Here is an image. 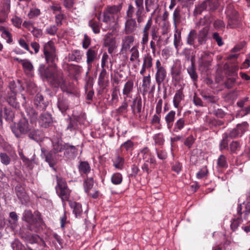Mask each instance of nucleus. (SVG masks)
I'll list each match as a JSON object with an SVG mask.
<instances>
[{
	"mask_svg": "<svg viewBox=\"0 0 250 250\" xmlns=\"http://www.w3.org/2000/svg\"><path fill=\"white\" fill-rule=\"evenodd\" d=\"M11 247L13 250H26L25 247L18 239L11 243Z\"/></svg>",
	"mask_w": 250,
	"mask_h": 250,
	"instance_id": "obj_62",
	"label": "nucleus"
},
{
	"mask_svg": "<svg viewBox=\"0 0 250 250\" xmlns=\"http://www.w3.org/2000/svg\"><path fill=\"white\" fill-rule=\"evenodd\" d=\"M188 125V121L184 117L178 119L172 125L169 130L172 135L179 134Z\"/></svg>",
	"mask_w": 250,
	"mask_h": 250,
	"instance_id": "obj_12",
	"label": "nucleus"
},
{
	"mask_svg": "<svg viewBox=\"0 0 250 250\" xmlns=\"http://www.w3.org/2000/svg\"><path fill=\"white\" fill-rule=\"evenodd\" d=\"M65 149H64V157L67 160H74L78 154V149L75 146L71 145L69 143L65 144Z\"/></svg>",
	"mask_w": 250,
	"mask_h": 250,
	"instance_id": "obj_18",
	"label": "nucleus"
},
{
	"mask_svg": "<svg viewBox=\"0 0 250 250\" xmlns=\"http://www.w3.org/2000/svg\"><path fill=\"white\" fill-rule=\"evenodd\" d=\"M113 165L116 169H123L125 164V159L123 157L118 155L114 160H112Z\"/></svg>",
	"mask_w": 250,
	"mask_h": 250,
	"instance_id": "obj_49",
	"label": "nucleus"
},
{
	"mask_svg": "<svg viewBox=\"0 0 250 250\" xmlns=\"http://www.w3.org/2000/svg\"><path fill=\"white\" fill-rule=\"evenodd\" d=\"M225 14L228 20L227 28H236L240 27L242 24L241 20L239 14L235 9L234 6L232 3L227 5Z\"/></svg>",
	"mask_w": 250,
	"mask_h": 250,
	"instance_id": "obj_5",
	"label": "nucleus"
},
{
	"mask_svg": "<svg viewBox=\"0 0 250 250\" xmlns=\"http://www.w3.org/2000/svg\"><path fill=\"white\" fill-rule=\"evenodd\" d=\"M134 40L135 37L133 35H127L124 37L122 39L120 53H126L130 50Z\"/></svg>",
	"mask_w": 250,
	"mask_h": 250,
	"instance_id": "obj_15",
	"label": "nucleus"
},
{
	"mask_svg": "<svg viewBox=\"0 0 250 250\" xmlns=\"http://www.w3.org/2000/svg\"><path fill=\"white\" fill-rule=\"evenodd\" d=\"M41 14L40 9L37 8H32L30 9L27 16L30 19H36Z\"/></svg>",
	"mask_w": 250,
	"mask_h": 250,
	"instance_id": "obj_59",
	"label": "nucleus"
},
{
	"mask_svg": "<svg viewBox=\"0 0 250 250\" xmlns=\"http://www.w3.org/2000/svg\"><path fill=\"white\" fill-rule=\"evenodd\" d=\"M229 138L228 136L225 135L224 134L223 135V139L219 144V149L220 151H223L225 149H228Z\"/></svg>",
	"mask_w": 250,
	"mask_h": 250,
	"instance_id": "obj_60",
	"label": "nucleus"
},
{
	"mask_svg": "<svg viewBox=\"0 0 250 250\" xmlns=\"http://www.w3.org/2000/svg\"><path fill=\"white\" fill-rule=\"evenodd\" d=\"M19 236L26 243V246L28 250H37V249H33L30 247L28 244H37L41 238L38 235L31 234L28 231L24 230H21L19 232Z\"/></svg>",
	"mask_w": 250,
	"mask_h": 250,
	"instance_id": "obj_9",
	"label": "nucleus"
},
{
	"mask_svg": "<svg viewBox=\"0 0 250 250\" xmlns=\"http://www.w3.org/2000/svg\"><path fill=\"white\" fill-rule=\"evenodd\" d=\"M145 5L146 12H149L153 9H158L159 7L158 0H145Z\"/></svg>",
	"mask_w": 250,
	"mask_h": 250,
	"instance_id": "obj_43",
	"label": "nucleus"
},
{
	"mask_svg": "<svg viewBox=\"0 0 250 250\" xmlns=\"http://www.w3.org/2000/svg\"><path fill=\"white\" fill-rule=\"evenodd\" d=\"M249 126V124L247 122L245 121L243 122L241 124H237L235 128L237 130L240 135L242 136L245 132L248 130Z\"/></svg>",
	"mask_w": 250,
	"mask_h": 250,
	"instance_id": "obj_56",
	"label": "nucleus"
},
{
	"mask_svg": "<svg viewBox=\"0 0 250 250\" xmlns=\"http://www.w3.org/2000/svg\"><path fill=\"white\" fill-rule=\"evenodd\" d=\"M150 35L152 40L156 42L157 47L160 48L162 42V38L159 34V28L156 25H153L150 31Z\"/></svg>",
	"mask_w": 250,
	"mask_h": 250,
	"instance_id": "obj_31",
	"label": "nucleus"
},
{
	"mask_svg": "<svg viewBox=\"0 0 250 250\" xmlns=\"http://www.w3.org/2000/svg\"><path fill=\"white\" fill-rule=\"evenodd\" d=\"M28 120L24 116L23 117L17 125L11 126V130L15 136L18 138H21L23 134H25L30 130Z\"/></svg>",
	"mask_w": 250,
	"mask_h": 250,
	"instance_id": "obj_7",
	"label": "nucleus"
},
{
	"mask_svg": "<svg viewBox=\"0 0 250 250\" xmlns=\"http://www.w3.org/2000/svg\"><path fill=\"white\" fill-rule=\"evenodd\" d=\"M123 3H121L117 5L108 6L105 10L114 16H118V14L121 11Z\"/></svg>",
	"mask_w": 250,
	"mask_h": 250,
	"instance_id": "obj_48",
	"label": "nucleus"
},
{
	"mask_svg": "<svg viewBox=\"0 0 250 250\" xmlns=\"http://www.w3.org/2000/svg\"><path fill=\"white\" fill-rule=\"evenodd\" d=\"M25 110L27 116L31 119V122L36 121L38 117V112L32 107H25Z\"/></svg>",
	"mask_w": 250,
	"mask_h": 250,
	"instance_id": "obj_47",
	"label": "nucleus"
},
{
	"mask_svg": "<svg viewBox=\"0 0 250 250\" xmlns=\"http://www.w3.org/2000/svg\"><path fill=\"white\" fill-rule=\"evenodd\" d=\"M134 142L130 140H128L121 145V152L124 154L131 152L134 149Z\"/></svg>",
	"mask_w": 250,
	"mask_h": 250,
	"instance_id": "obj_33",
	"label": "nucleus"
},
{
	"mask_svg": "<svg viewBox=\"0 0 250 250\" xmlns=\"http://www.w3.org/2000/svg\"><path fill=\"white\" fill-rule=\"evenodd\" d=\"M66 143H62V141L59 140L52 141V150L57 154L59 152H62L65 149Z\"/></svg>",
	"mask_w": 250,
	"mask_h": 250,
	"instance_id": "obj_42",
	"label": "nucleus"
},
{
	"mask_svg": "<svg viewBox=\"0 0 250 250\" xmlns=\"http://www.w3.org/2000/svg\"><path fill=\"white\" fill-rule=\"evenodd\" d=\"M15 193L18 199L23 203L28 200V196L24 188L21 184L17 185L15 188Z\"/></svg>",
	"mask_w": 250,
	"mask_h": 250,
	"instance_id": "obj_27",
	"label": "nucleus"
},
{
	"mask_svg": "<svg viewBox=\"0 0 250 250\" xmlns=\"http://www.w3.org/2000/svg\"><path fill=\"white\" fill-rule=\"evenodd\" d=\"M70 207L73 209V213L76 217H80L83 212L82 205L76 202L69 201Z\"/></svg>",
	"mask_w": 250,
	"mask_h": 250,
	"instance_id": "obj_32",
	"label": "nucleus"
},
{
	"mask_svg": "<svg viewBox=\"0 0 250 250\" xmlns=\"http://www.w3.org/2000/svg\"><path fill=\"white\" fill-rule=\"evenodd\" d=\"M190 61L191 65L187 68V72L193 82L195 83L198 81V75L196 72L194 57L191 58Z\"/></svg>",
	"mask_w": 250,
	"mask_h": 250,
	"instance_id": "obj_26",
	"label": "nucleus"
},
{
	"mask_svg": "<svg viewBox=\"0 0 250 250\" xmlns=\"http://www.w3.org/2000/svg\"><path fill=\"white\" fill-rule=\"evenodd\" d=\"M134 15L128 14L126 12V17L128 19L126 20L125 23L124 31L126 35H129L133 33L136 30L137 24L136 19L133 18Z\"/></svg>",
	"mask_w": 250,
	"mask_h": 250,
	"instance_id": "obj_10",
	"label": "nucleus"
},
{
	"mask_svg": "<svg viewBox=\"0 0 250 250\" xmlns=\"http://www.w3.org/2000/svg\"><path fill=\"white\" fill-rule=\"evenodd\" d=\"M175 116L176 112L174 110H170L166 115L165 117V120L168 129L171 128V126L174 123Z\"/></svg>",
	"mask_w": 250,
	"mask_h": 250,
	"instance_id": "obj_37",
	"label": "nucleus"
},
{
	"mask_svg": "<svg viewBox=\"0 0 250 250\" xmlns=\"http://www.w3.org/2000/svg\"><path fill=\"white\" fill-rule=\"evenodd\" d=\"M22 220L26 223L27 229L34 232H39L42 229L44 222L41 213L38 210L34 213L30 209L25 210L22 214Z\"/></svg>",
	"mask_w": 250,
	"mask_h": 250,
	"instance_id": "obj_2",
	"label": "nucleus"
},
{
	"mask_svg": "<svg viewBox=\"0 0 250 250\" xmlns=\"http://www.w3.org/2000/svg\"><path fill=\"white\" fill-rule=\"evenodd\" d=\"M14 117V113L10 109L4 108V111L0 109V121L4 118L7 121H12Z\"/></svg>",
	"mask_w": 250,
	"mask_h": 250,
	"instance_id": "obj_36",
	"label": "nucleus"
},
{
	"mask_svg": "<svg viewBox=\"0 0 250 250\" xmlns=\"http://www.w3.org/2000/svg\"><path fill=\"white\" fill-rule=\"evenodd\" d=\"M206 11H215L218 6V0H206L203 1Z\"/></svg>",
	"mask_w": 250,
	"mask_h": 250,
	"instance_id": "obj_41",
	"label": "nucleus"
},
{
	"mask_svg": "<svg viewBox=\"0 0 250 250\" xmlns=\"http://www.w3.org/2000/svg\"><path fill=\"white\" fill-rule=\"evenodd\" d=\"M155 79L158 86L164 83L167 78V73L166 68L163 66L159 60H157L155 62Z\"/></svg>",
	"mask_w": 250,
	"mask_h": 250,
	"instance_id": "obj_8",
	"label": "nucleus"
},
{
	"mask_svg": "<svg viewBox=\"0 0 250 250\" xmlns=\"http://www.w3.org/2000/svg\"><path fill=\"white\" fill-rule=\"evenodd\" d=\"M183 45L181 38V31L177 28H175V33L174 35V45L177 50Z\"/></svg>",
	"mask_w": 250,
	"mask_h": 250,
	"instance_id": "obj_38",
	"label": "nucleus"
},
{
	"mask_svg": "<svg viewBox=\"0 0 250 250\" xmlns=\"http://www.w3.org/2000/svg\"><path fill=\"white\" fill-rule=\"evenodd\" d=\"M238 214L240 216L233 219L231 222L230 227L233 231H235L243 222V219L248 220V223H250V198L243 203L238 205L237 208Z\"/></svg>",
	"mask_w": 250,
	"mask_h": 250,
	"instance_id": "obj_3",
	"label": "nucleus"
},
{
	"mask_svg": "<svg viewBox=\"0 0 250 250\" xmlns=\"http://www.w3.org/2000/svg\"><path fill=\"white\" fill-rule=\"evenodd\" d=\"M28 137L30 139L38 142L41 141L42 137V132L38 129H31L28 131Z\"/></svg>",
	"mask_w": 250,
	"mask_h": 250,
	"instance_id": "obj_34",
	"label": "nucleus"
},
{
	"mask_svg": "<svg viewBox=\"0 0 250 250\" xmlns=\"http://www.w3.org/2000/svg\"><path fill=\"white\" fill-rule=\"evenodd\" d=\"M21 87V84L19 81L17 83L14 81H10L8 88L1 95L8 104L15 108L19 107V104L17 101L16 95Z\"/></svg>",
	"mask_w": 250,
	"mask_h": 250,
	"instance_id": "obj_4",
	"label": "nucleus"
},
{
	"mask_svg": "<svg viewBox=\"0 0 250 250\" xmlns=\"http://www.w3.org/2000/svg\"><path fill=\"white\" fill-rule=\"evenodd\" d=\"M184 98V95L183 94V88H180L178 90L174 97L173 100V103L174 106L178 108L182 100H183Z\"/></svg>",
	"mask_w": 250,
	"mask_h": 250,
	"instance_id": "obj_39",
	"label": "nucleus"
},
{
	"mask_svg": "<svg viewBox=\"0 0 250 250\" xmlns=\"http://www.w3.org/2000/svg\"><path fill=\"white\" fill-rule=\"evenodd\" d=\"M57 185L55 189L58 195L62 201H69L71 190L68 188L66 180L58 176H56Z\"/></svg>",
	"mask_w": 250,
	"mask_h": 250,
	"instance_id": "obj_6",
	"label": "nucleus"
},
{
	"mask_svg": "<svg viewBox=\"0 0 250 250\" xmlns=\"http://www.w3.org/2000/svg\"><path fill=\"white\" fill-rule=\"evenodd\" d=\"M123 180V175L119 172L113 173L111 177V183L114 185H120L122 183Z\"/></svg>",
	"mask_w": 250,
	"mask_h": 250,
	"instance_id": "obj_55",
	"label": "nucleus"
},
{
	"mask_svg": "<svg viewBox=\"0 0 250 250\" xmlns=\"http://www.w3.org/2000/svg\"><path fill=\"white\" fill-rule=\"evenodd\" d=\"M108 73L106 68H102L101 72L98 77V84L103 89H104L107 86L108 83Z\"/></svg>",
	"mask_w": 250,
	"mask_h": 250,
	"instance_id": "obj_25",
	"label": "nucleus"
},
{
	"mask_svg": "<svg viewBox=\"0 0 250 250\" xmlns=\"http://www.w3.org/2000/svg\"><path fill=\"white\" fill-rule=\"evenodd\" d=\"M151 83V76L150 74L147 76H144L143 79L142 87L143 94H145L147 92Z\"/></svg>",
	"mask_w": 250,
	"mask_h": 250,
	"instance_id": "obj_52",
	"label": "nucleus"
},
{
	"mask_svg": "<svg viewBox=\"0 0 250 250\" xmlns=\"http://www.w3.org/2000/svg\"><path fill=\"white\" fill-rule=\"evenodd\" d=\"M153 21L151 17H149L143 29V36L141 42V44L145 46L148 42L149 38V32L151 31L152 27L153 26Z\"/></svg>",
	"mask_w": 250,
	"mask_h": 250,
	"instance_id": "obj_17",
	"label": "nucleus"
},
{
	"mask_svg": "<svg viewBox=\"0 0 250 250\" xmlns=\"http://www.w3.org/2000/svg\"><path fill=\"white\" fill-rule=\"evenodd\" d=\"M157 165L156 158L150 159L148 161L143 162L141 166V169L144 173L148 175L155 169Z\"/></svg>",
	"mask_w": 250,
	"mask_h": 250,
	"instance_id": "obj_21",
	"label": "nucleus"
},
{
	"mask_svg": "<svg viewBox=\"0 0 250 250\" xmlns=\"http://www.w3.org/2000/svg\"><path fill=\"white\" fill-rule=\"evenodd\" d=\"M238 68L236 66L229 67L226 70L227 77H235L238 78L237 74Z\"/></svg>",
	"mask_w": 250,
	"mask_h": 250,
	"instance_id": "obj_57",
	"label": "nucleus"
},
{
	"mask_svg": "<svg viewBox=\"0 0 250 250\" xmlns=\"http://www.w3.org/2000/svg\"><path fill=\"white\" fill-rule=\"evenodd\" d=\"M172 78L175 81H180V76L181 74V67L180 66L174 65L171 67L170 72Z\"/></svg>",
	"mask_w": 250,
	"mask_h": 250,
	"instance_id": "obj_46",
	"label": "nucleus"
},
{
	"mask_svg": "<svg viewBox=\"0 0 250 250\" xmlns=\"http://www.w3.org/2000/svg\"><path fill=\"white\" fill-rule=\"evenodd\" d=\"M197 37L198 35L196 30L191 29L187 36L186 39L187 44L192 46L195 49H198V43H195V40H197Z\"/></svg>",
	"mask_w": 250,
	"mask_h": 250,
	"instance_id": "obj_24",
	"label": "nucleus"
},
{
	"mask_svg": "<svg viewBox=\"0 0 250 250\" xmlns=\"http://www.w3.org/2000/svg\"><path fill=\"white\" fill-rule=\"evenodd\" d=\"M42 155L51 167L54 168L57 164L59 155L54 152L52 150H47L42 148L41 149Z\"/></svg>",
	"mask_w": 250,
	"mask_h": 250,
	"instance_id": "obj_11",
	"label": "nucleus"
},
{
	"mask_svg": "<svg viewBox=\"0 0 250 250\" xmlns=\"http://www.w3.org/2000/svg\"><path fill=\"white\" fill-rule=\"evenodd\" d=\"M44 57L48 66H46L44 64L40 65L38 71L41 77L49 82L52 86L60 87L63 92L72 93L67 85L62 71L58 68L57 62H58V57L57 52L44 55Z\"/></svg>",
	"mask_w": 250,
	"mask_h": 250,
	"instance_id": "obj_1",
	"label": "nucleus"
},
{
	"mask_svg": "<svg viewBox=\"0 0 250 250\" xmlns=\"http://www.w3.org/2000/svg\"><path fill=\"white\" fill-rule=\"evenodd\" d=\"M208 170L207 167L204 166L200 169L199 171L196 173V178L198 179H201L207 178L208 174Z\"/></svg>",
	"mask_w": 250,
	"mask_h": 250,
	"instance_id": "obj_58",
	"label": "nucleus"
},
{
	"mask_svg": "<svg viewBox=\"0 0 250 250\" xmlns=\"http://www.w3.org/2000/svg\"><path fill=\"white\" fill-rule=\"evenodd\" d=\"M217 166L219 168H227L228 164L227 157L224 155H220L217 160Z\"/></svg>",
	"mask_w": 250,
	"mask_h": 250,
	"instance_id": "obj_54",
	"label": "nucleus"
},
{
	"mask_svg": "<svg viewBox=\"0 0 250 250\" xmlns=\"http://www.w3.org/2000/svg\"><path fill=\"white\" fill-rule=\"evenodd\" d=\"M94 182L92 177H86L83 184L84 190L85 193H89L91 191L94 186Z\"/></svg>",
	"mask_w": 250,
	"mask_h": 250,
	"instance_id": "obj_44",
	"label": "nucleus"
},
{
	"mask_svg": "<svg viewBox=\"0 0 250 250\" xmlns=\"http://www.w3.org/2000/svg\"><path fill=\"white\" fill-rule=\"evenodd\" d=\"M82 53L80 50H75L71 51L68 55V60L71 61H75L77 62L82 59Z\"/></svg>",
	"mask_w": 250,
	"mask_h": 250,
	"instance_id": "obj_45",
	"label": "nucleus"
},
{
	"mask_svg": "<svg viewBox=\"0 0 250 250\" xmlns=\"http://www.w3.org/2000/svg\"><path fill=\"white\" fill-rule=\"evenodd\" d=\"M33 104L34 107L40 111L45 110L48 105V102L45 101L43 96L40 93L35 96Z\"/></svg>",
	"mask_w": 250,
	"mask_h": 250,
	"instance_id": "obj_14",
	"label": "nucleus"
},
{
	"mask_svg": "<svg viewBox=\"0 0 250 250\" xmlns=\"http://www.w3.org/2000/svg\"><path fill=\"white\" fill-rule=\"evenodd\" d=\"M0 161L5 166H8L11 162V159L10 156L5 152L0 153Z\"/></svg>",
	"mask_w": 250,
	"mask_h": 250,
	"instance_id": "obj_61",
	"label": "nucleus"
},
{
	"mask_svg": "<svg viewBox=\"0 0 250 250\" xmlns=\"http://www.w3.org/2000/svg\"><path fill=\"white\" fill-rule=\"evenodd\" d=\"M181 8L178 6L174 10L173 14V20L174 28H176L182 21Z\"/></svg>",
	"mask_w": 250,
	"mask_h": 250,
	"instance_id": "obj_35",
	"label": "nucleus"
},
{
	"mask_svg": "<svg viewBox=\"0 0 250 250\" xmlns=\"http://www.w3.org/2000/svg\"><path fill=\"white\" fill-rule=\"evenodd\" d=\"M55 52H57V50L53 41H50L44 44L43 47V52L44 55Z\"/></svg>",
	"mask_w": 250,
	"mask_h": 250,
	"instance_id": "obj_40",
	"label": "nucleus"
},
{
	"mask_svg": "<svg viewBox=\"0 0 250 250\" xmlns=\"http://www.w3.org/2000/svg\"><path fill=\"white\" fill-rule=\"evenodd\" d=\"M153 58L150 53L145 54L143 58V65L149 69L153 66Z\"/></svg>",
	"mask_w": 250,
	"mask_h": 250,
	"instance_id": "obj_50",
	"label": "nucleus"
},
{
	"mask_svg": "<svg viewBox=\"0 0 250 250\" xmlns=\"http://www.w3.org/2000/svg\"><path fill=\"white\" fill-rule=\"evenodd\" d=\"M134 89V82L132 80H128L125 84L123 89V94L124 97L131 98L132 93Z\"/></svg>",
	"mask_w": 250,
	"mask_h": 250,
	"instance_id": "obj_29",
	"label": "nucleus"
},
{
	"mask_svg": "<svg viewBox=\"0 0 250 250\" xmlns=\"http://www.w3.org/2000/svg\"><path fill=\"white\" fill-rule=\"evenodd\" d=\"M153 139L155 141V144L156 145L162 146L164 144L165 139L163 133H159L156 134L153 137Z\"/></svg>",
	"mask_w": 250,
	"mask_h": 250,
	"instance_id": "obj_64",
	"label": "nucleus"
},
{
	"mask_svg": "<svg viewBox=\"0 0 250 250\" xmlns=\"http://www.w3.org/2000/svg\"><path fill=\"white\" fill-rule=\"evenodd\" d=\"M139 155L140 156L143 162L155 158L147 146H145L139 150Z\"/></svg>",
	"mask_w": 250,
	"mask_h": 250,
	"instance_id": "obj_30",
	"label": "nucleus"
},
{
	"mask_svg": "<svg viewBox=\"0 0 250 250\" xmlns=\"http://www.w3.org/2000/svg\"><path fill=\"white\" fill-rule=\"evenodd\" d=\"M78 169L81 176H87L91 170L90 164L87 161H80L78 166Z\"/></svg>",
	"mask_w": 250,
	"mask_h": 250,
	"instance_id": "obj_28",
	"label": "nucleus"
},
{
	"mask_svg": "<svg viewBox=\"0 0 250 250\" xmlns=\"http://www.w3.org/2000/svg\"><path fill=\"white\" fill-rule=\"evenodd\" d=\"M197 42L199 47L200 45L205 44L209 39V28L208 27L203 28L197 32Z\"/></svg>",
	"mask_w": 250,
	"mask_h": 250,
	"instance_id": "obj_19",
	"label": "nucleus"
},
{
	"mask_svg": "<svg viewBox=\"0 0 250 250\" xmlns=\"http://www.w3.org/2000/svg\"><path fill=\"white\" fill-rule=\"evenodd\" d=\"M131 53V56L129 58V60L131 62H134L136 60L139 61L140 56V53L138 50V46L137 45L133 46L130 50H129Z\"/></svg>",
	"mask_w": 250,
	"mask_h": 250,
	"instance_id": "obj_51",
	"label": "nucleus"
},
{
	"mask_svg": "<svg viewBox=\"0 0 250 250\" xmlns=\"http://www.w3.org/2000/svg\"><path fill=\"white\" fill-rule=\"evenodd\" d=\"M99 49L98 45H95L90 47L86 52V63L89 69L92 67V63L98 58Z\"/></svg>",
	"mask_w": 250,
	"mask_h": 250,
	"instance_id": "obj_13",
	"label": "nucleus"
},
{
	"mask_svg": "<svg viewBox=\"0 0 250 250\" xmlns=\"http://www.w3.org/2000/svg\"><path fill=\"white\" fill-rule=\"evenodd\" d=\"M135 7L131 4L128 5L126 12L134 15L135 12H144V0H134Z\"/></svg>",
	"mask_w": 250,
	"mask_h": 250,
	"instance_id": "obj_22",
	"label": "nucleus"
},
{
	"mask_svg": "<svg viewBox=\"0 0 250 250\" xmlns=\"http://www.w3.org/2000/svg\"><path fill=\"white\" fill-rule=\"evenodd\" d=\"M124 101L122 103L121 105L116 109V113L118 115H122L125 113L127 111L128 106V103L126 101V97L124 98Z\"/></svg>",
	"mask_w": 250,
	"mask_h": 250,
	"instance_id": "obj_53",
	"label": "nucleus"
},
{
	"mask_svg": "<svg viewBox=\"0 0 250 250\" xmlns=\"http://www.w3.org/2000/svg\"><path fill=\"white\" fill-rule=\"evenodd\" d=\"M118 16H114L111 13H109L106 10L103 13V21L108 25L106 27V29H111L114 27V25L116 23L118 19Z\"/></svg>",
	"mask_w": 250,
	"mask_h": 250,
	"instance_id": "obj_16",
	"label": "nucleus"
},
{
	"mask_svg": "<svg viewBox=\"0 0 250 250\" xmlns=\"http://www.w3.org/2000/svg\"><path fill=\"white\" fill-rule=\"evenodd\" d=\"M53 123L52 115L48 112L42 113L39 117V124L40 125L44 128L51 126Z\"/></svg>",
	"mask_w": 250,
	"mask_h": 250,
	"instance_id": "obj_20",
	"label": "nucleus"
},
{
	"mask_svg": "<svg viewBox=\"0 0 250 250\" xmlns=\"http://www.w3.org/2000/svg\"><path fill=\"white\" fill-rule=\"evenodd\" d=\"M89 25L92 28L95 34H98L100 33V23L98 21L94 20H90L89 22Z\"/></svg>",
	"mask_w": 250,
	"mask_h": 250,
	"instance_id": "obj_63",
	"label": "nucleus"
},
{
	"mask_svg": "<svg viewBox=\"0 0 250 250\" xmlns=\"http://www.w3.org/2000/svg\"><path fill=\"white\" fill-rule=\"evenodd\" d=\"M57 106L60 111L64 114L69 108V103L68 100L62 94H60L57 97Z\"/></svg>",
	"mask_w": 250,
	"mask_h": 250,
	"instance_id": "obj_23",
	"label": "nucleus"
}]
</instances>
